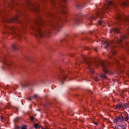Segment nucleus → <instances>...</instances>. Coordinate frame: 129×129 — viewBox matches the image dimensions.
Here are the masks:
<instances>
[{"label": "nucleus", "instance_id": "nucleus-1", "mask_svg": "<svg viewBox=\"0 0 129 129\" xmlns=\"http://www.w3.org/2000/svg\"><path fill=\"white\" fill-rule=\"evenodd\" d=\"M50 2L53 6V11L48 13V21H45L39 16L34 20V25L31 26V29L34 32L33 35L37 39L43 37H49L51 29L56 32H59L60 27L62 23V18L57 15L56 13L67 14L65 5L67 3L66 0H50Z\"/></svg>", "mask_w": 129, "mask_h": 129}, {"label": "nucleus", "instance_id": "nucleus-2", "mask_svg": "<svg viewBox=\"0 0 129 129\" xmlns=\"http://www.w3.org/2000/svg\"><path fill=\"white\" fill-rule=\"evenodd\" d=\"M82 58L84 63H85V64L87 65V67L91 74H94V71L92 70V67H93L94 65L97 66V67H98V65H99V64L101 65L103 69V71L105 74H108V73H109V71H108V69L107 68L108 67V64L110 65V62L105 61L98 62L96 61L95 59L88 58L85 56H83Z\"/></svg>", "mask_w": 129, "mask_h": 129}, {"label": "nucleus", "instance_id": "nucleus-3", "mask_svg": "<svg viewBox=\"0 0 129 129\" xmlns=\"http://www.w3.org/2000/svg\"><path fill=\"white\" fill-rule=\"evenodd\" d=\"M117 7V4L116 2H112V1H107L106 3V5L104 6L103 9H100L97 11L95 14L93 16H90L88 18V20L90 22H93L96 20V19H102V15L105 13V11H109L110 9H112V8H116Z\"/></svg>", "mask_w": 129, "mask_h": 129}, {"label": "nucleus", "instance_id": "nucleus-4", "mask_svg": "<svg viewBox=\"0 0 129 129\" xmlns=\"http://www.w3.org/2000/svg\"><path fill=\"white\" fill-rule=\"evenodd\" d=\"M126 38H127L126 35L122 34L120 36V39L117 40L116 41L110 40L109 42H108V41L102 42V44L105 46V49L109 48L110 50L111 53L109 55V58H110V59H112L111 57L112 55H115L117 53L115 50V49H116L115 44H121L122 41L125 40Z\"/></svg>", "mask_w": 129, "mask_h": 129}, {"label": "nucleus", "instance_id": "nucleus-5", "mask_svg": "<svg viewBox=\"0 0 129 129\" xmlns=\"http://www.w3.org/2000/svg\"><path fill=\"white\" fill-rule=\"evenodd\" d=\"M129 119L128 114L123 115H120L119 116H116L114 119H113V122L115 123L116 122H124L126 121L127 122Z\"/></svg>", "mask_w": 129, "mask_h": 129}, {"label": "nucleus", "instance_id": "nucleus-6", "mask_svg": "<svg viewBox=\"0 0 129 129\" xmlns=\"http://www.w3.org/2000/svg\"><path fill=\"white\" fill-rule=\"evenodd\" d=\"M6 30H10L11 31V34L12 35H15V36H19V38H21L20 35L18 34V32H20V29L12 27H7Z\"/></svg>", "mask_w": 129, "mask_h": 129}, {"label": "nucleus", "instance_id": "nucleus-7", "mask_svg": "<svg viewBox=\"0 0 129 129\" xmlns=\"http://www.w3.org/2000/svg\"><path fill=\"white\" fill-rule=\"evenodd\" d=\"M60 72L61 73L60 74V77H58V79L61 84H63L64 82L66 80V78H67V75H66V74L63 70H60Z\"/></svg>", "mask_w": 129, "mask_h": 129}, {"label": "nucleus", "instance_id": "nucleus-8", "mask_svg": "<svg viewBox=\"0 0 129 129\" xmlns=\"http://www.w3.org/2000/svg\"><path fill=\"white\" fill-rule=\"evenodd\" d=\"M116 3L122 7V8L129 6V0H116Z\"/></svg>", "mask_w": 129, "mask_h": 129}, {"label": "nucleus", "instance_id": "nucleus-9", "mask_svg": "<svg viewBox=\"0 0 129 129\" xmlns=\"http://www.w3.org/2000/svg\"><path fill=\"white\" fill-rule=\"evenodd\" d=\"M82 17H83V14H78L74 20L75 24H77V25H79V24H80V23L82 22Z\"/></svg>", "mask_w": 129, "mask_h": 129}, {"label": "nucleus", "instance_id": "nucleus-10", "mask_svg": "<svg viewBox=\"0 0 129 129\" xmlns=\"http://www.w3.org/2000/svg\"><path fill=\"white\" fill-rule=\"evenodd\" d=\"M14 20H15V21H16V22H17L18 23H19L20 24L22 25V27L23 28H24V26H25V27H26V25H27V24H28V22L26 21V20H22L20 19H19L18 17H16Z\"/></svg>", "mask_w": 129, "mask_h": 129}, {"label": "nucleus", "instance_id": "nucleus-11", "mask_svg": "<svg viewBox=\"0 0 129 129\" xmlns=\"http://www.w3.org/2000/svg\"><path fill=\"white\" fill-rule=\"evenodd\" d=\"M2 61L4 64H5V65H6L7 67H10V66H11V62L8 60V59H7L6 57H3Z\"/></svg>", "mask_w": 129, "mask_h": 129}, {"label": "nucleus", "instance_id": "nucleus-12", "mask_svg": "<svg viewBox=\"0 0 129 129\" xmlns=\"http://www.w3.org/2000/svg\"><path fill=\"white\" fill-rule=\"evenodd\" d=\"M21 86L23 88H26L27 87H29V86H33V84L29 82H26L22 84Z\"/></svg>", "mask_w": 129, "mask_h": 129}, {"label": "nucleus", "instance_id": "nucleus-13", "mask_svg": "<svg viewBox=\"0 0 129 129\" xmlns=\"http://www.w3.org/2000/svg\"><path fill=\"white\" fill-rule=\"evenodd\" d=\"M110 32L111 34H112V33L113 34H118V33H119V29L118 27H114L111 29Z\"/></svg>", "mask_w": 129, "mask_h": 129}, {"label": "nucleus", "instance_id": "nucleus-14", "mask_svg": "<svg viewBox=\"0 0 129 129\" xmlns=\"http://www.w3.org/2000/svg\"><path fill=\"white\" fill-rule=\"evenodd\" d=\"M40 9H39V5L37 6H33V11L35 12V13H38Z\"/></svg>", "mask_w": 129, "mask_h": 129}, {"label": "nucleus", "instance_id": "nucleus-15", "mask_svg": "<svg viewBox=\"0 0 129 129\" xmlns=\"http://www.w3.org/2000/svg\"><path fill=\"white\" fill-rule=\"evenodd\" d=\"M84 6H85V4H81L80 3H77L76 4V7L77 9H82Z\"/></svg>", "mask_w": 129, "mask_h": 129}, {"label": "nucleus", "instance_id": "nucleus-16", "mask_svg": "<svg viewBox=\"0 0 129 129\" xmlns=\"http://www.w3.org/2000/svg\"><path fill=\"white\" fill-rule=\"evenodd\" d=\"M34 126L35 128H40L41 127V125H40L39 124L35 123L34 125Z\"/></svg>", "mask_w": 129, "mask_h": 129}, {"label": "nucleus", "instance_id": "nucleus-17", "mask_svg": "<svg viewBox=\"0 0 129 129\" xmlns=\"http://www.w3.org/2000/svg\"><path fill=\"white\" fill-rule=\"evenodd\" d=\"M100 76L101 78H103L104 79H106V76H105V75L101 74L100 75Z\"/></svg>", "mask_w": 129, "mask_h": 129}, {"label": "nucleus", "instance_id": "nucleus-18", "mask_svg": "<svg viewBox=\"0 0 129 129\" xmlns=\"http://www.w3.org/2000/svg\"><path fill=\"white\" fill-rule=\"evenodd\" d=\"M120 127H121H121H124V126H123L122 125H118L116 127V128L120 129Z\"/></svg>", "mask_w": 129, "mask_h": 129}, {"label": "nucleus", "instance_id": "nucleus-19", "mask_svg": "<svg viewBox=\"0 0 129 129\" xmlns=\"http://www.w3.org/2000/svg\"><path fill=\"white\" fill-rule=\"evenodd\" d=\"M98 24L99 25H101V24H102V19H99L98 20Z\"/></svg>", "mask_w": 129, "mask_h": 129}, {"label": "nucleus", "instance_id": "nucleus-20", "mask_svg": "<svg viewBox=\"0 0 129 129\" xmlns=\"http://www.w3.org/2000/svg\"><path fill=\"white\" fill-rule=\"evenodd\" d=\"M12 48H13V50H17V46H16V45H15V44H13L12 45Z\"/></svg>", "mask_w": 129, "mask_h": 129}, {"label": "nucleus", "instance_id": "nucleus-21", "mask_svg": "<svg viewBox=\"0 0 129 129\" xmlns=\"http://www.w3.org/2000/svg\"><path fill=\"white\" fill-rule=\"evenodd\" d=\"M21 129H27V126L24 125L21 127Z\"/></svg>", "mask_w": 129, "mask_h": 129}, {"label": "nucleus", "instance_id": "nucleus-22", "mask_svg": "<svg viewBox=\"0 0 129 129\" xmlns=\"http://www.w3.org/2000/svg\"><path fill=\"white\" fill-rule=\"evenodd\" d=\"M94 79L95 80V81H98V78H97V77H95L94 78Z\"/></svg>", "mask_w": 129, "mask_h": 129}, {"label": "nucleus", "instance_id": "nucleus-23", "mask_svg": "<svg viewBox=\"0 0 129 129\" xmlns=\"http://www.w3.org/2000/svg\"><path fill=\"white\" fill-rule=\"evenodd\" d=\"M15 128L16 129H20L21 127L18 125H15Z\"/></svg>", "mask_w": 129, "mask_h": 129}, {"label": "nucleus", "instance_id": "nucleus-24", "mask_svg": "<svg viewBox=\"0 0 129 129\" xmlns=\"http://www.w3.org/2000/svg\"><path fill=\"white\" fill-rule=\"evenodd\" d=\"M37 96L38 95L37 94L34 95L33 98H37Z\"/></svg>", "mask_w": 129, "mask_h": 129}, {"label": "nucleus", "instance_id": "nucleus-25", "mask_svg": "<svg viewBox=\"0 0 129 129\" xmlns=\"http://www.w3.org/2000/svg\"><path fill=\"white\" fill-rule=\"evenodd\" d=\"M64 41L66 42V39H63L60 40V42H64Z\"/></svg>", "mask_w": 129, "mask_h": 129}, {"label": "nucleus", "instance_id": "nucleus-26", "mask_svg": "<svg viewBox=\"0 0 129 129\" xmlns=\"http://www.w3.org/2000/svg\"><path fill=\"white\" fill-rule=\"evenodd\" d=\"M30 119H31V120L32 121H33V120H34V118L33 117L31 116V117H30Z\"/></svg>", "mask_w": 129, "mask_h": 129}, {"label": "nucleus", "instance_id": "nucleus-27", "mask_svg": "<svg viewBox=\"0 0 129 129\" xmlns=\"http://www.w3.org/2000/svg\"><path fill=\"white\" fill-rule=\"evenodd\" d=\"M121 59L122 60H125V57H124V56H123L122 58H121Z\"/></svg>", "mask_w": 129, "mask_h": 129}, {"label": "nucleus", "instance_id": "nucleus-28", "mask_svg": "<svg viewBox=\"0 0 129 129\" xmlns=\"http://www.w3.org/2000/svg\"><path fill=\"white\" fill-rule=\"evenodd\" d=\"M94 124H96V125H98V123L97 122H94Z\"/></svg>", "mask_w": 129, "mask_h": 129}, {"label": "nucleus", "instance_id": "nucleus-29", "mask_svg": "<svg viewBox=\"0 0 129 129\" xmlns=\"http://www.w3.org/2000/svg\"><path fill=\"white\" fill-rule=\"evenodd\" d=\"M1 119H2V120H3L4 119V116H1Z\"/></svg>", "mask_w": 129, "mask_h": 129}, {"label": "nucleus", "instance_id": "nucleus-30", "mask_svg": "<svg viewBox=\"0 0 129 129\" xmlns=\"http://www.w3.org/2000/svg\"><path fill=\"white\" fill-rule=\"evenodd\" d=\"M71 57H74V54H71Z\"/></svg>", "mask_w": 129, "mask_h": 129}, {"label": "nucleus", "instance_id": "nucleus-31", "mask_svg": "<svg viewBox=\"0 0 129 129\" xmlns=\"http://www.w3.org/2000/svg\"><path fill=\"white\" fill-rule=\"evenodd\" d=\"M121 128H123V129H124V128H125V127H124H124H121Z\"/></svg>", "mask_w": 129, "mask_h": 129}, {"label": "nucleus", "instance_id": "nucleus-32", "mask_svg": "<svg viewBox=\"0 0 129 129\" xmlns=\"http://www.w3.org/2000/svg\"><path fill=\"white\" fill-rule=\"evenodd\" d=\"M95 51H97V50L96 49H95Z\"/></svg>", "mask_w": 129, "mask_h": 129}, {"label": "nucleus", "instance_id": "nucleus-33", "mask_svg": "<svg viewBox=\"0 0 129 129\" xmlns=\"http://www.w3.org/2000/svg\"><path fill=\"white\" fill-rule=\"evenodd\" d=\"M77 66L79 65V63H77Z\"/></svg>", "mask_w": 129, "mask_h": 129}, {"label": "nucleus", "instance_id": "nucleus-34", "mask_svg": "<svg viewBox=\"0 0 129 129\" xmlns=\"http://www.w3.org/2000/svg\"><path fill=\"white\" fill-rule=\"evenodd\" d=\"M87 50H88V47L87 48Z\"/></svg>", "mask_w": 129, "mask_h": 129}, {"label": "nucleus", "instance_id": "nucleus-35", "mask_svg": "<svg viewBox=\"0 0 129 129\" xmlns=\"http://www.w3.org/2000/svg\"><path fill=\"white\" fill-rule=\"evenodd\" d=\"M29 101L31 100V99H29Z\"/></svg>", "mask_w": 129, "mask_h": 129}, {"label": "nucleus", "instance_id": "nucleus-36", "mask_svg": "<svg viewBox=\"0 0 129 129\" xmlns=\"http://www.w3.org/2000/svg\"><path fill=\"white\" fill-rule=\"evenodd\" d=\"M92 41V40H91L90 41Z\"/></svg>", "mask_w": 129, "mask_h": 129}]
</instances>
